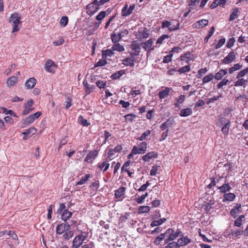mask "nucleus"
<instances>
[{
    "instance_id": "f257e3e1",
    "label": "nucleus",
    "mask_w": 248,
    "mask_h": 248,
    "mask_svg": "<svg viewBox=\"0 0 248 248\" xmlns=\"http://www.w3.org/2000/svg\"><path fill=\"white\" fill-rule=\"evenodd\" d=\"M20 19L21 17L18 13H14L11 15L9 21L12 22L13 27L12 32H17L20 30V28L18 25L21 24Z\"/></svg>"
},
{
    "instance_id": "f03ea898",
    "label": "nucleus",
    "mask_w": 248,
    "mask_h": 248,
    "mask_svg": "<svg viewBox=\"0 0 248 248\" xmlns=\"http://www.w3.org/2000/svg\"><path fill=\"white\" fill-rule=\"evenodd\" d=\"M166 235L169 234V237L165 241V243H169V242L173 241L178 236L181 235L180 234H183L182 232L179 230H177L176 232L171 229H169L165 232Z\"/></svg>"
},
{
    "instance_id": "7ed1b4c3",
    "label": "nucleus",
    "mask_w": 248,
    "mask_h": 248,
    "mask_svg": "<svg viewBox=\"0 0 248 248\" xmlns=\"http://www.w3.org/2000/svg\"><path fill=\"white\" fill-rule=\"evenodd\" d=\"M86 238L87 235L85 232L76 236L73 240V247L75 248H78L82 244L83 241L86 239Z\"/></svg>"
},
{
    "instance_id": "20e7f679",
    "label": "nucleus",
    "mask_w": 248,
    "mask_h": 248,
    "mask_svg": "<svg viewBox=\"0 0 248 248\" xmlns=\"http://www.w3.org/2000/svg\"><path fill=\"white\" fill-rule=\"evenodd\" d=\"M99 6L98 1L94 0L93 2L87 6V14L90 16H93L97 12Z\"/></svg>"
},
{
    "instance_id": "39448f33",
    "label": "nucleus",
    "mask_w": 248,
    "mask_h": 248,
    "mask_svg": "<svg viewBox=\"0 0 248 248\" xmlns=\"http://www.w3.org/2000/svg\"><path fill=\"white\" fill-rule=\"evenodd\" d=\"M42 114L41 112L38 111L33 114L30 115L23 122V126H26L32 123L36 119L39 118Z\"/></svg>"
},
{
    "instance_id": "423d86ee",
    "label": "nucleus",
    "mask_w": 248,
    "mask_h": 248,
    "mask_svg": "<svg viewBox=\"0 0 248 248\" xmlns=\"http://www.w3.org/2000/svg\"><path fill=\"white\" fill-rule=\"evenodd\" d=\"M171 24L170 22L167 20H164L162 21L161 27L162 29L166 28H169V30L170 31L178 30L179 29L180 23L177 21V23L176 25L171 26Z\"/></svg>"
},
{
    "instance_id": "0eeeda50",
    "label": "nucleus",
    "mask_w": 248,
    "mask_h": 248,
    "mask_svg": "<svg viewBox=\"0 0 248 248\" xmlns=\"http://www.w3.org/2000/svg\"><path fill=\"white\" fill-rule=\"evenodd\" d=\"M130 53L132 56H137L140 53V43L139 41H134L130 46Z\"/></svg>"
},
{
    "instance_id": "6e6552de",
    "label": "nucleus",
    "mask_w": 248,
    "mask_h": 248,
    "mask_svg": "<svg viewBox=\"0 0 248 248\" xmlns=\"http://www.w3.org/2000/svg\"><path fill=\"white\" fill-rule=\"evenodd\" d=\"M236 58V55L233 51L230 52L228 55L222 60V62L225 64H228L233 62Z\"/></svg>"
},
{
    "instance_id": "1a4fd4ad",
    "label": "nucleus",
    "mask_w": 248,
    "mask_h": 248,
    "mask_svg": "<svg viewBox=\"0 0 248 248\" xmlns=\"http://www.w3.org/2000/svg\"><path fill=\"white\" fill-rule=\"evenodd\" d=\"M182 234V235H180L181 236V237L179 238L177 242V245H178L179 248L186 246L192 242V240L188 236H184L183 234Z\"/></svg>"
},
{
    "instance_id": "9d476101",
    "label": "nucleus",
    "mask_w": 248,
    "mask_h": 248,
    "mask_svg": "<svg viewBox=\"0 0 248 248\" xmlns=\"http://www.w3.org/2000/svg\"><path fill=\"white\" fill-rule=\"evenodd\" d=\"M122 149L123 148L121 145H118L114 149H109L107 154L108 157L110 159H112L115 154L116 153H120L122 150Z\"/></svg>"
},
{
    "instance_id": "9b49d317",
    "label": "nucleus",
    "mask_w": 248,
    "mask_h": 248,
    "mask_svg": "<svg viewBox=\"0 0 248 248\" xmlns=\"http://www.w3.org/2000/svg\"><path fill=\"white\" fill-rule=\"evenodd\" d=\"M98 152L96 150L91 151L85 158V161L90 163L92 162L98 155Z\"/></svg>"
},
{
    "instance_id": "f8f14e48",
    "label": "nucleus",
    "mask_w": 248,
    "mask_h": 248,
    "mask_svg": "<svg viewBox=\"0 0 248 248\" xmlns=\"http://www.w3.org/2000/svg\"><path fill=\"white\" fill-rule=\"evenodd\" d=\"M142 47L148 52H150L154 49V46L153 45V41L152 39H150L148 40L142 44Z\"/></svg>"
},
{
    "instance_id": "ddd939ff",
    "label": "nucleus",
    "mask_w": 248,
    "mask_h": 248,
    "mask_svg": "<svg viewBox=\"0 0 248 248\" xmlns=\"http://www.w3.org/2000/svg\"><path fill=\"white\" fill-rule=\"evenodd\" d=\"M172 91L173 89L171 88L165 87L163 90L159 92L158 96L160 99H163L167 97L169 95L170 93Z\"/></svg>"
},
{
    "instance_id": "4468645a",
    "label": "nucleus",
    "mask_w": 248,
    "mask_h": 248,
    "mask_svg": "<svg viewBox=\"0 0 248 248\" xmlns=\"http://www.w3.org/2000/svg\"><path fill=\"white\" fill-rule=\"evenodd\" d=\"M241 209V205L240 203H237L234 206L230 211V215L233 217L236 218L237 217L238 213L240 212Z\"/></svg>"
},
{
    "instance_id": "2eb2a0df",
    "label": "nucleus",
    "mask_w": 248,
    "mask_h": 248,
    "mask_svg": "<svg viewBox=\"0 0 248 248\" xmlns=\"http://www.w3.org/2000/svg\"><path fill=\"white\" fill-rule=\"evenodd\" d=\"M33 102L32 100H30L25 104V108L23 111V115H26L29 114L31 110H33L32 108Z\"/></svg>"
},
{
    "instance_id": "dca6fc26",
    "label": "nucleus",
    "mask_w": 248,
    "mask_h": 248,
    "mask_svg": "<svg viewBox=\"0 0 248 248\" xmlns=\"http://www.w3.org/2000/svg\"><path fill=\"white\" fill-rule=\"evenodd\" d=\"M175 123L174 118L170 117L165 123L161 124L160 127L162 130L166 129L168 127H170Z\"/></svg>"
},
{
    "instance_id": "f3484780",
    "label": "nucleus",
    "mask_w": 248,
    "mask_h": 248,
    "mask_svg": "<svg viewBox=\"0 0 248 248\" xmlns=\"http://www.w3.org/2000/svg\"><path fill=\"white\" fill-rule=\"evenodd\" d=\"M208 20L207 19H203L200 20L193 24V26L194 28L201 29L207 26L208 24Z\"/></svg>"
},
{
    "instance_id": "a211bd4d",
    "label": "nucleus",
    "mask_w": 248,
    "mask_h": 248,
    "mask_svg": "<svg viewBox=\"0 0 248 248\" xmlns=\"http://www.w3.org/2000/svg\"><path fill=\"white\" fill-rule=\"evenodd\" d=\"M53 67H56V65L54 62L51 60H47L46 63V70L49 73H53L54 72Z\"/></svg>"
},
{
    "instance_id": "6ab92c4d",
    "label": "nucleus",
    "mask_w": 248,
    "mask_h": 248,
    "mask_svg": "<svg viewBox=\"0 0 248 248\" xmlns=\"http://www.w3.org/2000/svg\"><path fill=\"white\" fill-rule=\"evenodd\" d=\"M192 54L190 51H187L184 54H182L180 56V61H186V63H188L192 60Z\"/></svg>"
},
{
    "instance_id": "aec40b11",
    "label": "nucleus",
    "mask_w": 248,
    "mask_h": 248,
    "mask_svg": "<svg viewBox=\"0 0 248 248\" xmlns=\"http://www.w3.org/2000/svg\"><path fill=\"white\" fill-rule=\"evenodd\" d=\"M157 157V154L155 152H151L145 155H143L142 157V159L145 162H148L153 158H155Z\"/></svg>"
},
{
    "instance_id": "412c9836",
    "label": "nucleus",
    "mask_w": 248,
    "mask_h": 248,
    "mask_svg": "<svg viewBox=\"0 0 248 248\" xmlns=\"http://www.w3.org/2000/svg\"><path fill=\"white\" fill-rule=\"evenodd\" d=\"M227 73V69H220L218 72L216 73L215 75H214V77L216 80H221L223 77L226 75Z\"/></svg>"
},
{
    "instance_id": "4be33fe9",
    "label": "nucleus",
    "mask_w": 248,
    "mask_h": 248,
    "mask_svg": "<svg viewBox=\"0 0 248 248\" xmlns=\"http://www.w3.org/2000/svg\"><path fill=\"white\" fill-rule=\"evenodd\" d=\"M36 84V80L34 78H29L25 83V86L28 89H32Z\"/></svg>"
},
{
    "instance_id": "5701e85b",
    "label": "nucleus",
    "mask_w": 248,
    "mask_h": 248,
    "mask_svg": "<svg viewBox=\"0 0 248 248\" xmlns=\"http://www.w3.org/2000/svg\"><path fill=\"white\" fill-rule=\"evenodd\" d=\"M225 183L221 186L217 187V189L219 190L220 192L221 193H225L227 192L230 191L231 187L227 181H225Z\"/></svg>"
},
{
    "instance_id": "b1692460",
    "label": "nucleus",
    "mask_w": 248,
    "mask_h": 248,
    "mask_svg": "<svg viewBox=\"0 0 248 248\" xmlns=\"http://www.w3.org/2000/svg\"><path fill=\"white\" fill-rule=\"evenodd\" d=\"M228 121H231L229 119H227L221 115H218L217 119L216 124L217 126H221L227 123Z\"/></svg>"
},
{
    "instance_id": "393cba45",
    "label": "nucleus",
    "mask_w": 248,
    "mask_h": 248,
    "mask_svg": "<svg viewBox=\"0 0 248 248\" xmlns=\"http://www.w3.org/2000/svg\"><path fill=\"white\" fill-rule=\"evenodd\" d=\"M236 196L232 193H225L223 195V202H226L227 201L232 202L235 198Z\"/></svg>"
},
{
    "instance_id": "a878e982",
    "label": "nucleus",
    "mask_w": 248,
    "mask_h": 248,
    "mask_svg": "<svg viewBox=\"0 0 248 248\" xmlns=\"http://www.w3.org/2000/svg\"><path fill=\"white\" fill-rule=\"evenodd\" d=\"M231 124V121H228L227 123L222 125L221 130L224 136H228L229 135Z\"/></svg>"
},
{
    "instance_id": "bb28decb",
    "label": "nucleus",
    "mask_w": 248,
    "mask_h": 248,
    "mask_svg": "<svg viewBox=\"0 0 248 248\" xmlns=\"http://www.w3.org/2000/svg\"><path fill=\"white\" fill-rule=\"evenodd\" d=\"M125 188L121 186L118 188L115 192V196L117 199L122 198L125 193Z\"/></svg>"
},
{
    "instance_id": "cd10ccee",
    "label": "nucleus",
    "mask_w": 248,
    "mask_h": 248,
    "mask_svg": "<svg viewBox=\"0 0 248 248\" xmlns=\"http://www.w3.org/2000/svg\"><path fill=\"white\" fill-rule=\"evenodd\" d=\"M192 113V110L190 108L182 109L179 113V115L182 117H187Z\"/></svg>"
},
{
    "instance_id": "c85d7f7f",
    "label": "nucleus",
    "mask_w": 248,
    "mask_h": 248,
    "mask_svg": "<svg viewBox=\"0 0 248 248\" xmlns=\"http://www.w3.org/2000/svg\"><path fill=\"white\" fill-rule=\"evenodd\" d=\"M242 68V65L238 63L234 64L232 66L230 67L227 70L230 74H232L235 71L240 70Z\"/></svg>"
},
{
    "instance_id": "c756f323",
    "label": "nucleus",
    "mask_w": 248,
    "mask_h": 248,
    "mask_svg": "<svg viewBox=\"0 0 248 248\" xmlns=\"http://www.w3.org/2000/svg\"><path fill=\"white\" fill-rule=\"evenodd\" d=\"M239 13V10L238 8L235 7L232 10V12L231 13L230 18L229 21H233V20L236 19L238 17Z\"/></svg>"
},
{
    "instance_id": "7c9ffc66",
    "label": "nucleus",
    "mask_w": 248,
    "mask_h": 248,
    "mask_svg": "<svg viewBox=\"0 0 248 248\" xmlns=\"http://www.w3.org/2000/svg\"><path fill=\"white\" fill-rule=\"evenodd\" d=\"M124 37L123 34H116L113 33L111 35V39L112 40V42L115 44L117 43L118 42L120 41V40L122 38V37Z\"/></svg>"
},
{
    "instance_id": "2f4dec72",
    "label": "nucleus",
    "mask_w": 248,
    "mask_h": 248,
    "mask_svg": "<svg viewBox=\"0 0 248 248\" xmlns=\"http://www.w3.org/2000/svg\"><path fill=\"white\" fill-rule=\"evenodd\" d=\"M17 77L16 76H13L9 78L6 82L7 86L9 87L15 86L17 83Z\"/></svg>"
},
{
    "instance_id": "473e14b6",
    "label": "nucleus",
    "mask_w": 248,
    "mask_h": 248,
    "mask_svg": "<svg viewBox=\"0 0 248 248\" xmlns=\"http://www.w3.org/2000/svg\"><path fill=\"white\" fill-rule=\"evenodd\" d=\"M72 215V213L67 209H65L63 211V213L62 215V219L64 221H67L70 217H71Z\"/></svg>"
},
{
    "instance_id": "72a5a7b5",
    "label": "nucleus",
    "mask_w": 248,
    "mask_h": 248,
    "mask_svg": "<svg viewBox=\"0 0 248 248\" xmlns=\"http://www.w3.org/2000/svg\"><path fill=\"white\" fill-rule=\"evenodd\" d=\"M109 167V164L107 160L104 161L102 163H99L98 164V167L101 170H103V172L106 171Z\"/></svg>"
},
{
    "instance_id": "f704fd0d",
    "label": "nucleus",
    "mask_w": 248,
    "mask_h": 248,
    "mask_svg": "<svg viewBox=\"0 0 248 248\" xmlns=\"http://www.w3.org/2000/svg\"><path fill=\"white\" fill-rule=\"evenodd\" d=\"M140 154V148H138L137 146H135L133 148L131 153L128 155V158L130 159H134V156L136 155L139 154Z\"/></svg>"
},
{
    "instance_id": "c9c22d12",
    "label": "nucleus",
    "mask_w": 248,
    "mask_h": 248,
    "mask_svg": "<svg viewBox=\"0 0 248 248\" xmlns=\"http://www.w3.org/2000/svg\"><path fill=\"white\" fill-rule=\"evenodd\" d=\"M111 49H112V50L118 52H123L124 50V46L118 43L114 44L111 46Z\"/></svg>"
},
{
    "instance_id": "e433bc0d",
    "label": "nucleus",
    "mask_w": 248,
    "mask_h": 248,
    "mask_svg": "<svg viewBox=\"0 0 248 248\" xmlns=\"http://www.w3.org/2000/svg\"><path fill=\"white\" fill-rule=\"evenodd\" d=\"M248 82L247 79H245L243 78H239L237 79V80L235 82L234 86L236 87L243 86H245Z\"/></svg>"
},
{
    "instance_id": "4c0bfd02",
    "label": "nucleus",
    "mask_w": 248,
    "mask_h": 248,
    "mask_svg": "<svg viewBox=\"0 0 248 248\" xmlns=\"http://www.w3.org/2000/svg\"><path fill=\"white\" fill-rule=\"evenodd\" d=\"M166 233H161L158 236L156 237L154 240V243L155 245L157 246L160 244L161 242L165 238Z\"/></svg>"
},
{
    "instance_id": "58836bf2",
    "label": "nucleus",
    "mask_w": 248,
    "mask_h": 248,
    "mask_svg": "<svg viewBox=\"0 0 248 248\" xmlns=\"http://www.w3.org/2000/svg\"><path fill=\"white\" fill-rule=\"evenodd\" d=\"M90 177V174H86L85 175L82 176L81 179L76 183V185H81L85 184Z\"/></svg>"
},
{
    "instance_id": "ea45409f",
    "label": "nucleus",
    "mask_w": 248,
    "mask_h": 248,
    "mask_svg": "<svg viewBox=\"0 0 248 248\" xmlns=\"http://www.w3.org/2000/svg\"><path fill=\"white\" fill-rule=\"evenodd\" d=\"M161 169L160 166L154 165L152 167V169L150 171V175L155 176L156 174L158 173L159 170Z\"/></svg>"
},
{
    "instance_id": "a19ab883",
    "label": "nucleus",
    "mask_w": 248,
    "mask_h": 248,
    "mask_svg": "<svg viewBox=\"0 0 248 248\" xmlns=\"http://www.w3.org/2000/svg\"><path fill=\"white\" fill-rule=\"evenodd\" d=\"M37 131L36 129L34 127H31L29 129L26 130L25 132L23 133V134L24 135V136H31L32 135L34 134Z\"/></svg>"
},
{
    "instance_id": "79ce46f5",
    "label": "nucleus",
    "mask_w": 248,
    "mask_h": 248,
    "mask_svg": "<svg viewBox=\"0 0 248 248\" xmlns=\"http://www.w3.org/2000/svg\"><path fill=\"white\" fill-rule=\"evenodd\" d=\"M248 73V68H246L243 70L238 72L237 74L236 78L239 79V78H242Z\"/></svg>"
},
{
    "instance_id": "37998d69",
    "label": "nucleus",
    "mask_w": 248,
    "mask_h": 248,
    "mask_svg": "<svg viewBox=\"0 0 248 248\" xmlns=\"http://www.w3.org/2000/svg\"><path fill=\"white\" fill-rule=\"evenodd\" d=\"M244 218V215H240L237 219L234 220V225L236 227H240L242 224L243 219Z\"/></svg>"
},
{
    "instance_id": "c03bdc74",
    "label": "nucleus",
    "mask_w": 248,
    "mask_h": 248,
    "mask_svg": "<svg viewBox=\"0 0 248 248\" xmlns=\"http://www.w3.org/2000/svg\"><path fill=\"white\" fill-rule=\"evenodd\" d=\"M114 50H112V49H107L106 50H104L102 52V56L103 58H106L108 56L111 57L114 55Z\"/></svg>"
},
{
    "instance_id": "a18cd8bd",
    "label": "nucleus",
    "mask_w": 248,
    "mask_h": 248,
    "mask_svg": "<svg viewBox=\"0 0 248 248\" xmlns=\"http://www.w3.org/2000/svg\"><path fill=\"white\" fill-rule=\"evenodd\" d=\"M214 78V75L212 73L205 76L202 79V83L205 84L209 82Z\"/></svg>"
},
{
    "instance_id": "49530a36",
    "label": "nucleus",
    "mask_w": 248,
    "mask_h": 248,
    "mask_svg": "<svg viewBox=\"0 0 248 248\" xmlns=\"http://www.w3.org/2000/svg\"><path fill=\"white\" fill-rule=\"evenodd\" d=\"M215 27L213 26L210 28L208 35L205 37L204 39V44H206L208 42V40L210 39V38L213 35L215 31Z\"/></svg>"
},
{
    "instance_id": "de8ad7c7",
    "label": "nucleus",
    "mask_w": 248,
    "mask_h": 248,
    "mask_svg": "<svg viewBox=\"0 0 248 248\" xmlns=\"http://www.w3.org/2000/svg\"><path fill=\"white\" fill-rule=\"evenodd\" d=\"M230 83V81L226 78H223L217 84V87L218 89L222 88L223 86L227 85Z\"/></svg>"
},
{
    "instance_id": "09e8293b",
    "label": "nucleus",
    "mask_w": 248,
    "mask_h": 248,
    "mask_svg": "<svg viewBox=\"0 0 248 248\" xmlns=\"http://www.w3.org/2000/svg\"><path fill=\"white\" fill-rule=\"evenodd\" d=\"M124 74V70H121L117 72H115L113 73L111 76V78L113 79H116L119 78L121 76H122Z\"/></svg>"
},
{
    "instance_id": "8fccbe9b",
    "label": "nucleus",
    "mask_w": 248,
    "mask_h": 248,
    "mask_svg": "<svg viewBox=\"0 0 248 248\" xmlns=\"http://www.w3.org/2000/svg\"><path fill=\"white\" fill-rule=\"evenodd\" d=\"M79 123L84 126H88L90 124V123H88L86 119L83 118V117L80 115L78 118Z\"/></svg>"
},
{
    "instance_id": "3c124183",
    "label": "nucleus",
    "mask_w": 248,
    "mask_h": 248,
    "mask_svg": "<svg viewBox=\"0 0 248 248\" xmlns=\"http://www.w3.org/2000/svg\"><path fill=\"white\" fill-rule=\"evenodd\" d=\"M65 228V227H64L62 224L58 225L56 228V233L58 234H62L65 231H66Z\"/></svg>"
},
{
    "instance_id": "603ef678",
    "label": "nucleus",
    "mask_w": 248,
    "mask_h": 248,
    "mask_svg": "<svg viewBox=\"0 0 248 248\" xmlns=\"http://www.w3.org/2000/svg\"><path fill=\"white\" fill-rule=\"evenodd\" d=\"M190 66L189 65L183 66L178 70V72L180 74H183L190 71Z\"/></svg>"
},
{
    "instance_id": "864d4df0",
    "label": "nucleus",
    "mask_w": 248,
    "mask_h": 248,
    "mask_svg": "<svg viewBox=\"0 0 248 248\" xmlns=\"http://www.w3.org/2000/svg\"><path fill=\"white\" fill-rule=\"evenodd\" d=\"M123 63L127 66H133L134 64V61L132 58H127L123 60Z\"/></svg>"
},
{
    "instance_id": "5fc2aeb1",
    "label": "nucleus",
    "mask_w": 248,
    "mask_h": 248,
    "mask_svg": "<svg viewBox=\"0 0 248 248\" xmlns=\"http://www.w3.org/2000/svg\"><path fill=\"white\" fill-rule=\"evenodd\" d=\"M207 72L206 67L201 68L198 71V74L196 75V77L198 78H202Z\"/></svg>"
},
{
    "instance_id": "6e6d98bb",
    "label": "nucleus",
    "mask_w": 248,
    "mask_h": 248,
    "mask_svg": "<svg viewBox=\"0 0 248 248\" xmlns=\"http://www.w3.org/2000/svg\"><path fill=\"white\" fill-rule=\"evenodd\" d=\"M68 22V18L67 16H62L60 21V25L62 26L65 27L66 26Z\"/></svg>"
},
{
    "instance_id": "4d7b16f0",
    "label": "nucleus",
    "mask_w": 248,
    "mask_h": 248,
    "mask_svg": "<svg viewBox=\"0 0 248 248\" xmlns=\"http://www.w3.org/2000/svg\"><path fill=\"white\" fill-rule=\"evenodd\" d=\"M173 53L170 52V54L165 56L163 58V62L168 63L171 61Z\"/></svg>"
},
{
    "instance_id": "13d9d810",
    "label": "nucleus",
    "mask_w": 248,
    "mask_h": 248,
    "mask_svg": "<svg viewBox=\"0 0 248 248\" xmlns=\"http://www.w3.org/2000/svg\"><path fill=\"white\" fill-rule=\"evenodd\" d=\"M74 235V232L73 231H68L65 232L62 237L64 239L66 240H69L70 238L72 237Z\"/></svg>"
},
{
    "instance_id": "bf43d9fd",
    "label": "nucleus",
    "mask_w": 248,
    "mask_h": 248,
    "mask_svg": "<svg viewBox=\"0 0 248 248\" xmlns=\"http://www.w3.org/2000/svg\"><path fill=\"white\" fill-rule=\"evenodd\" d=\"M168 243V244L164 248H179L178 245H177V242L172 241Z\"/></svg>"
},
{
    "instance_id": "052dcab7",
    "label": "nucleus",
    "mask_w": 248,
    "mask_h": 248,
    "mask_svg": "<svg viewBox=\"0 0 248 248\" xmlns=\"http://www.w3.org/2000/svg\"><path fill=\"white\" fill-rule=\"evenodd\" d=\"M169 38V36L168 34H163L161 35L160 37H159L156 41L157 44H162L163 41Z\"/></svg>"
},
{
    "instance_id": "680f3d73",
    "label": "nucleus",
    "mask_w": 248,
    "mask_h": 248,
    "mask_svg": "<svg viewBox=\"0 0 248 248\" xmlns=\"http://www.w3.org/2000/svg\"><path fill=\"white\" fill-rule=\"evenodd\" d=\"M151 133V130H147L144 132L140 136V140H142L147 139V137L149 136Z\"/></svg>"
},
{
    "instance_id": "e2e57ef3",
    "label": "nucleus",
    "mask_w": 248,
    "mask_h": 248,
    "mask_svg": "<svg viewBox=\"0 0 248 248\" xmlns=\"http://www.w3.org/2000/svg\"><path fill=\"white\" fill-rule=\"evenodd\" d=\"M106 16V12L101 11L96 16V20H99V21L102 20Z\"/></svg>"
},
{
    "instance_id": "0e129e2a",
    "label": "nucleus",
    "mask_w": 248,
    "mask_h": 248,
    "mask_svg": "<svg viewBox=\"0 0 248 248\" xmlns=\"http://www.w3.org/2000/svg\"><path fill=\"white\" fill-rule=\"evenodd\" d=\"M147 143L145 141H142L140 143V154H143L145 152L147 148Z\"/></svg>"
},
{
    "instance_id": "69168bd1",
    "label": "nucleus",
    "mask_w": 248,
    "mask_h": 248,
    "mask_svg": "<svg viewBox=\"0 0 248 248\" xmlns=\"http://www.w3.org/2000/svg\"><path fill=\"white\" fill-rule=\"evenodd\" d=\"M96 86L100 89L104 88L106 85V82L102 81V80H98L96 82Z\"/></svg>"
},
{
    "instance_id": "338daca9",
    "label": "nucleus",
    "mask_w": 248,
    "mask_h": 248,
    "mask_svg": "<svg viewBox=\"0 0 248 248\" xmlns=\"http://www.w3.org/2000/svg\"><path fill=\"white\" fill-rule=\"evenodd\" d=\"M226 39L223 38L220 39L218 42V43L216 46V49H217L221 47L225 43Z\"/></svg>"
},
{
    "instance_id": "774afa93",
    "label": "nucleus",
    "mask_w": 248,
    "mask_h": 248,
    "mask_svg": "<svg viewBox=\"0 0 248 248\" xmlns=\"http://www.w3.org/2000/svg\"><path fill=\"white\" fill-rule=\"evenodd\" d=\"M236 99L237 100H242L243 102L244 101H248V95H246L245 94H241L238 96Z\"/></svg>"
}]
</instances>
